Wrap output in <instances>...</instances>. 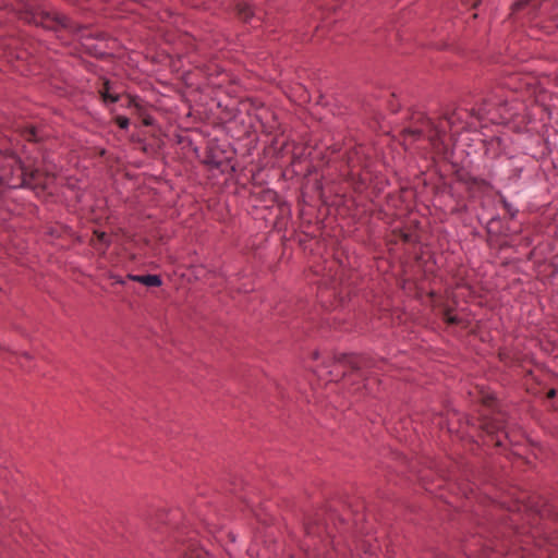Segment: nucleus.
Returning <instances> with one entry per match:
<instances>
[{
    "label": "nucleus",
    "instance_id": "obj_12",
    "mask_svg": "<svg viewBox=\"0 0 558 558\" xmlns=\"http://www.w3.org/2000/svg\"><path fill=\"white\" fill-rule=\"evenodd\" d=\"M444 319L451 325L459 323V319L454 315H452L449 310L445 311Z\"/></svg>",
    "mask_w": 558,
    "mask_h": 558
},
{
    "label": "nucleus",
    "instance_id": "obj_20",
    "mask_svg": "<svg viewBox=\"0 0 558 558\" xmlns=\"http://www.w3.org/2000/svg\"><path fill=\"white\" fill-rule=\"evenodd\" d=\"M195 558H199V555H197Z\"/></svg>",
    "mask_w": 558,
    "mask_h": 558
},
{
    "label": "nucleus",
    "instance_id": "obj_11",
    "mask_svg": "<svg viewBox=\"0 0 558 558\" xmlns=\"http://www.w3.org/2000/svg\"><path fill=\"white\" fill-rule=\"evenodd\" d=\"M24 137L29 142H32V141L36 142L38 140L36 130L34 128L25 130Z\"/></svg>",
    "mask_w": 558,
    "mask_h": 558
},
{
    "label": "nucleus",
    "instance_id": "obj_13",
    "mask_svg": "<svg viewBox=\"0 0 558 558\" xmlns=\"http://www.w3.org/2000/svg\"><path fill=\"white\" fill-rule=\"evenodd\" d=\"M116 122L121 129H126L130 124V121L126 117L119 116L116 118Z\"/></svg>",
    "mask_w": 558,
    "mask_h": 558
},
{
    "label": "nucleus",
    "instance_id": "obj_6",
    "mask_svg": "<svg viewBox=\"0 0 558 558\" xmlns=\"http://www.w3.org/2000/svg\"><path fill=\"white\" fill-rule=\"evenodd\" d=\"M128 278L132 281L140 282L146 287H159L162 283L161 278L157 275H129Z\"/></svg>",
    "mask_w": 558,
    "mask_h": 558
},
{
    "label": "nucleus",
    "instance_id": "obj_14",
    "mask_svg": "<svg viewBox=\"0 0 558 558\" xmlns=\"http://www.w3.org/2000/svg\"><path fill=\"white\" fill-rule=\"evenodd\" d=\"M486 102H490V104L495 105V104H497V100H495L494 98L485 99V105L482 108H480L481 114H486L489 111L486 109ZM498 104H501V100H498Z\"/></svg>",
    "mask_w": 558,
    "mask_h": 558
},
{
    "label": "nucleus",
    "instance_id": "obj_15",
    "mask_svg": "<svg viewBox=\"0 0 558 558\" xmlns=\"http://www.w3.org/2000/svg\"><path fill=\"white\" fill-rule=\"evenodd\" d=\"M240 14L243 16L244 20H247L253 15V13L248 7L241 9Z\"/></svg>",
    "mask_w": 558,
    "mask_h": 558
},
{
    "label": "nucleus",
    "instance_id": "obj_5",
    "mask_svg": "<svg viewBox=\"0 0 558 558\" xmlns=\"http://www.w3.org/2000/svg\"><path fill=\"white\" fill-rule=\"evenodd\" d=\"M364 149L362 146L355 147L354 149L350 150L348 153L347 162L350 168V174L351 177H359L361 182H366L367 177L365 173H362L360 171V168H366V163L363 159Z\"/></svg>",
    "mask_w": 558,
    "mask_h": 558
},
{
    "label": "nucleus",
    "instance_id": "obj_7",
    "mask_svg": "<svg viewBox=\"0 0 558 558\" xmlns=\"http://www.w3.org/2000/svg\"><path fill=\"white\" fill-rule=\"evenodd\" d=\"M95 239H93V244L96 250L105 251L109 245V236L106 232L95 231Z\"/></svg>",
    "mask_w": 558,
    "mask_h": 558
},
{
    "label": "nucleus",
    "instance_id": "obj_8",
    "mask_svg": "<svg viewBox=\"0 0 558 558\" xmlns=\"http://www.w3.org/2000/svg\"><path fill=\"white\" fill-rule=\"evenodd\" d=\"M100 95H101L104 102H106V104L107 102L114 104L119 100V95L110 93V87H109L108 81H106L104 83V88L100 90Z\"/></svg>",
    "mask_w": 558,
    "mask_h": 558
},
{
    "label": "nucleus",
    "instance_id": "obj_19",
    "mask_svg": "<svg viewBox=\"0 0 558 558\" xmlns=\"http://www.w3.org/2000/svg\"><path fill=\"white\" fill-rule=\"evenodd\" d=\"M314 359H315V360H316V359H318V353H317V352H316V353H314Z\"/></svg>",
    "mask_w": 558,
    "mask_h": 558
},
{
    "label": "nucleus",
    "instance_id": "obj_3",
    "mask_svg": "<svg viewBox=\"0 0 558 558\" xmlns=\"http://www.w3.org/2000/svg\"><path fill=\"white\" fill-rule=\"evenodd\" d=\"M22 19L29 24H35L37 26H41V27L48 28V29H54L59 26H62V27L66 26L65 17L59 16V15H52V14H50L48 12H44V11L37 12V11L27 9L22 14Z\"/></svg>",
    "mask_w": 558,
    "mask_h": 558
},
{
    "label": "nucleus",
    "instance_id": "obj_16",
    "mask_svg": "<svg viewBox=\"0 0 558 558\" xmlns=\"http://www.w3.org/2000/svg\"><path fill=\"white\" fill-rule=\"evenodd\" d=\"M465 2L471 8H476L480 4L481 0H465Z\"/></svg>",
    "mask_w": 558,
    "mask_h": 558
},
{
    "label": "nucleus",
    "instance_id": "obj_2",
    "mask_svg": "<svg viewBox=\"0 0 558 558\" xmlns=\"http://www.w3.org/2000/svg\"><path fill=\"white\" fill-rule=\"evenodd\" d=\"M11 159L16 165L15 171L19 172L16 180L10 179L7 184L10 187H31L34 190H46L49 182L53 179L54 172L52 169L46 167L44 170L39 168L26 167L20 158L12 156Z\"/></svg>",
    "mask_w": 558,
    "mask_h": 558
},
{
    "label": "nucleus",
    "instance_id": "obj_4",
    "mask_svg": "<svg viewBox=\"0 0 558 558\" xmlns=\"http://www.w3.org/2000/svg\"><path fill=\"white\" fill-rule=\"evenodd\" d=\"M365 361L363 357L357 355H341L332 364V369L328 371L330 380H336L340 375H345L348 368L352 371H360L364 365Z\"/></svg>",
    "mask_w": 558,
    "mask_h": 558
},
{
    "label": "nucleus",
    "instance_id": "obj_18",
    "mask_svg": "<svg viewBox=\"0 0 558 558\" xmlns=\"http://www.w3.org/2000/svg\"><path fill=\"white\" fill-rule=\"evenodd\" d=\"M554 395H555L554 390H550L549 393H548L549 397H553Z\"/></svg>",
    "mask_w": 558,
    "mask_h": 558
},
{
    "label": "nucleus",
    "instance_id": "obj_1",
    "mask_svg": "<svg viewBox=\"0 0 558 558\" xmlns=\"http://www.w3.org/2000/svg\"><path fill=\"white\" fill-rule=\"evenodd\" d=\"M459 119L456 111L445 113L437 123L430 118L422 117L414 126L404 130V137H412L413 141L426 137L438 153H442L447 148L446 132L448 129L451 130Z\"/></svg>",
    "mask_w": 558,
    "mask_h": 558
},
{
    "label": "nucleus",
    "instance_id": "obj_10",
    "mask_svg": "<svg viewBox=\"0 0 558 558\" xmlns=\"http://www.w3.org/2000/svg\"><path fill=\"white\" fill-rule=\"evenodd\" d=\"M305 529H306V534L308 536H316L317 535V536L320 537V527L319 526L307 524Z\"/></svg>",
    "mask_w": 558,
    "mask_h": 558
},
{
    "label": "nucleus",
    "instance_id": "obj_17",
    "mask_svg": "<svg viewBox=\"0 0 558 558\" xmlns=\"http://www.w3.org/2000/svg\"><path fill=\"white\" fill-rule=\"evenodd\" d=\"M117 282H118V283H121V284H124V281H123L122 279H118V278H117Z\"/></svg>",
    "mask_w": 558,
    "mask_h": 558
},
{
    "label": "nucleus",
    "instance_id": "obj_9",
    "mask_svg": "<svg viewBox=\"0 0 558 558\" xmlns=\"http://www.w3.org/2000/svg\"><path fill=\"white\" fill-rule=\"evenodd\" d=\"M500 203L502 204V207L506 210V213L511 218H513L517 215L518 210L504 196L500 197Z\"/></svg>",
    "mask_w": 558,
    "mask_h": 558
}]
</instances>
